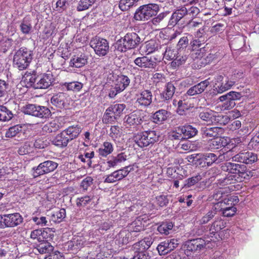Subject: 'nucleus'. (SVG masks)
I'll return each mask as SVG.
<instances>
[{
    "mask_svg": "<svg viewBox=\"0 0 259 259\" xmlns=\"http://www.w3.org/2000/svg\"><path fill=\"white\" fill-rule=\"evenodd\" d=\"M141 38L135 32L127 33L114 45L115 48L120 52L136 48L141 42Z\"/></svg>",
    "mask_w": 259,
    "mask_h": 259,
    "instance_id": "f257e3e1",
    "label": "nucleus"
},
{
    "mask_svg": "<svg viewBox=\"0 0 259 259\" xmlns=\"http://www.w3.org/2000/svg\"><path fill=\"white\" fill-rule=\"evenodd\" d=\"M32 59V51L26 48H21L14 56L13 64L15 67L23 70L27 68Z\"/></svg>",
    "mask_w": 259,
    "mask_h": 259,
    "instance_id": "f03ea898",
    "label": "nucleus"
},
{
    "mask_svg": "<svg viewBox=\"0 0 259 259\" xmlns=\"http://www.w3.org/2000/svg\"><path fill=\"white\" fill-rule=\"evenodd\" d=\"M159 136L155 131H146L138 133L133 137L135 143L140 148L153 145L159 140Z\"/></svg>",
    "mask_w": 259,
    "mask_h": 259,
    "instance_id": "7ed1b4c3",
    "label": "nucleus"
},
{
    "mask_svg": "<svg viewBox=\"0 0 259 259\" xmlns=\"http://www.w3.org/2000/svg\"><path fill=\"white\" fill-rule=\"evenodd\" d=\"M159 11V7L156 4H149L141 6L136 12L134 18L139 21L148 20L155 16Z\"/></svg>",
    "mask_w": 259,
    "mask_h": 259,
    "instance_id": "20e7f679",
    "label": "nucleus"
},
{
    "mask_svg": "<svg viewBox=\"0 0 259 259\" xmlns=\"http://www.w3.org/2000/svg\"><path fill=\"white\" fill-rule=\"evenodd\" d=\"M90 46L94 49L95 54L99 57L105 56L109 52V46L108 41L100 37L93 38L90 42Z\"/></svg>",
    "mask_w": 259,
    "mask_h": 259,
    "instance_id": "39448f33",
    "label": "nucleus"
},
{
    "mask_svg": "<svg viewBox=\"0 0 259 259\" xmlns=\"http://www.w3.org/2000/svg\"><path fill=\"white\" fill-rule=\"evenodd\" d=\"M24 113L40 118H49L51 114L50 110L48 107L36 104L26 105Z\"/></svg>",
    "mask_w": 259,
    "mask_h": 259,
    "instance_id": "423d86ee",
    "label": "nucleus"
},
{
    "mask_svg": "<svg viewBox=\"0 0 259 259\" xmlns=\"http://www.w3.org/2000/svg\"><path fill=\"white\" fill-rule=\"evenodd\" d=\"M216 81L213 86V93L221 94L229 90L236 82L237 78H233L230 80L229 77H224L222 75L217 76Z\"/></svg>",
    "mask_w": 259,
    "mask_h": 259,
    "instance_id": "0eeeda50",
    "label": "nucleus"
},
{
    "mask_svg": "<svg viewBox=\"0 0 259 259\" xmlns=\"http://www.w3.org/2000/svg\"><path fill=\"white\" fill-rule=\"evenodd\" d=\"M58 165V163L54 161L47 160L40 163L37 166L32 168V175L34 178H36L49 174L55 170Z\"/></svg>",
    "mask_w": 259,
    "mask_h": 259,
    "instance_id": "6e6552de",
    "label": "nucleus"
},
{
    "mask_svg": "<svg viewBox=\"0 0 259 259\" xmlns=\"http://www.w3.org/2000/svg\"><path fill=\"white\" fill-rule=\"evenodd\" d=\"M234 198L231 197L230 198L225 199L223 201L217 203V205L221 207V211L222 214L225 217H231L235 214L237 209L233 204Z\"/></svg>",
    "mask_w": 259,
    "mask_h": 259,
    "instance_id": "1a4fd4ad",
    "label": "nucleus"
},
{
    "mask_svg": "<svg viewBox=\"0 0 259 259\" xmlns=\"http://www.w3.org/2000/svg\"><path fill=\"white\" fill-rule=\"evenodd\" d=\"M153 95L151 91L144 90L136 95V105L141 108H147L152 102Z\"/></svg>",
    "mask_w": 259,
    "mask_h": 259,
    "instance_id": "9d476101",
    "label": "nucleus"
},
{
    "mask_svg": "<svg viewBox=\"0 0 259 259\" xmlns=\"http://www.w3.org/2000/svg\"><path fill=\"white\" fill-rule=\"evenodd\" d=\"M158 61L154 57L144 56L137 58L134 60L135 64L144 68L153 69L157 65Z\"/></svg>",
    "mask_w": 259,
    "mask_h": 259,
    "instance_id": "9b49d317",
    "label": "nucleus"
},
{
    "mask_svg": "<svg viewBox=\"0 0 259 259\" xmlns=\"http://www.w3.org/2000/svg\"><path fill=\"white\" fill-rule=\"evenodd\" d=\"M5 228H13L21 224L23 218L19 213H13L4 214Z\"/></svg>",
    "mask_w": 259,
    "mask_h": 259,
    "instance_id": "f8f14e48",
    "label": "nucleus"
},
{
    "mask_svg": "<svg viewBox=\"0 0 259 259\" xmlns=\"http://www.w3.org/2000/svg\"><path fill=\"white\" fill-rule=\"evenodd\" d=\"M179 244L178 240L175 239L166 240L161 242L157 247L160 255H164L173 250Z\"/></svg>",
    "mask_w": 259,
    "mask_h": 259,
    "instance_id": "ddd939ff",
    "label": "nucleus"
},
{
    "mask_svg": "<svg viewBox=\"0 0 259 259\" xmlns=\"http://www.w3.org/2000/svg\"><path fill=\"white\" fill-rule=\"evenodd\" d=\"M130 172L128 167H125L123 168L115 170L111 174L108 175L104 182L107 183H113L120 181L126 177Z\"/></svg>",
    "mask_w": 259,
    "mask_h": 259,
    "instance_id": "4468645a",
    "label": "nucleus"
},
{
    "mask_svg": "<svg viewBox=\"0 0 259 259\" xmlns=\"http://www.w3.org/2000/svg\"><path fill=\"white\" fill-rule=\"evenodd\" d=\"M64 117H57L52 121L46 124L43 126L42 130L48 133L56 132L64 126Z\"/></svg>",
    "mask_w": 259,
    "mask_h": 259,
    "instance_id": "2eb2a0df",
    "label": "nucleus"
},
{
    "mask_svg": "<svg viewBox=\"0 0 259 259\" xmlns=\"http://www.w3.org/2000/svg\"><path fill=\"white\" fill-rule=\"evenodd\" d=\"M37 83L35 85L36 89H45L50 87L54 81L52 73H47L37 76Z\"/></svg>",
    "mask_w": 259,
    "mask_h": 259,
    "instance_id": "dca6fc26",
    "label": "nucleus"
},
{
    "mask_svg": "<svg viewBox=\"0 0 259 259\" xmlns=\"http://www.w3.org/2000/svg\"><path fill=\"white\" fill-rule=\"evenodd\" d=\"M223 132V128L217 126H205L201 128V134L203 138H217L221 135Z\"/></svg>",
    "mask_w": 259,
    "mask_h": 259,
    "instance_id": "f3484780",
    "label": "nucleus"
},
{
    "mask_svg": "<svg viewBox=\"0 0 259 259\" xmlns=\"http://www.w3.org/2000/svg\"><path fill=\"white\" fill-rule=\"evenodd\" d=\"M187 8L183 6L178 8L172 14L169 22L168 25L174 26L178 22L185 16H187Z\"/></svg>",
    "mask_w": 259,
    "mask_h": 259,
    "instance_id": "a211bd4d",
    "label": "nucleus"
},
{
    "mask_svg": "<svg viewBox=\"0 0 259 259\" xmlns=\"http://www.w3.org/2000/svg\"><path fill=\"white\" fill-rule=\"evenodd\" d=\"M154 239L151 236L145 237L133 245L134 250L136 252H144L149 248L153 243Z\"/></svg>",
    "mask_w": 259,
    "mask_h": 259,
    "instance_id": "6ab92c4d",
    "label": "nucleus"
},
{
    "mask_svg": "<svg viewBox=\"0 0 259 259\" xmlns=\"http://www.w3.org/2000/svg\"><path fill=\"white\" fill-rule=\"evenodd\" d=\"M141 112L140 110H135L130 114L126 115L124 119L127 124L130 126H136L142 122Z\"/></svg>",
    "mask_w": 259,
    "mask_h": 259,
    "instance_id": "aec40b11",
    "label": "nucleus"
},
{
    "mask_svg": "<svg viewBox=\"0 0 259 259\" xmlns=\"http://www.w3.org/2000/svg\"><path fill=\"white\" fill-rule=\"evenodd\" d=\"M34 244L35 253H36V252L40 254L51 253L53 250V246L46 239H44L38 243L35 242Z\"/></svg>",
    "mask_w": 259,
    "mask_h": 259,
    "instance_id": "412c9836",
    "label": "nucleus"
},
{
    "mask_svg": "<svg viewBox=\"0 0 259 259\" xmlns=\"http://www.w3.org/2000/svg\"><path fill=\"white\" fill-rule=\"evenodd\" d=\"M144 224L142 222V219L141 217L137 218L134 221L128 225V231L135 237L138 236L139 232L144 231Z\"/></svg>",
    "mask_w": 259,
    "mask_h": 259,
    "instance_id": "4be33fe9",
    "label": "nucleus"
},
{
    "mask_svg": "<svg viewBox=\"0 0 259 259\" xmlns=\"http://www.w3.org/2000/svg\"><path fill=\"white\" fill-rule=\"evenodd\" d=\"M88 57L83 53L73 55L70 61V66L80 68L84 66L88 62Z\"/></svg>",
    "mask_w": 259,
    "mask_h": 259,
    "instance_id": "5701e85b",
    "label": "nucleus"
},
{
    "mask_svg": "<svg viewBox=\"0 0 259 259\" xmlns=\"http://www.w3.org/2000/svg\"><path fill=\"white\" fill-rule=\"evenodd\" d=\"M209 84V82L207 79L202 81L190 88L187 91V94L191 96L200 94L204 91Z\"/></svg>",
    "mask_w": 259,
    "mask_h": 259,
    "instance_id": "b1692460",
    "label": "nucleus"
},
{
    "mask_svg": "<svg viewBox=\"0 0 259 259\" xmlns=\"http://www.w3.org/2000/svg\"><path fill=\"white\" fill-rule=\"evenodd\" d=\"M69 142L70 141L63 131L57 135L52 140L53 145L61 148L66 147Z\"/></svg>",
    "mask_w": 259,
    "mask_h": 259,
    "instance_id": "393cba45",
    "label": "nucleus"
},
{
    "mask_svg": "<svg viewBox=\"0 0 259 259\" xmlns=\"http://www.w3.org/2000/svg\"><path fill=\"white\" fill-rule=\"evenodd\" d=\"M164 47V45H161L160 40L151 39L145 43V52L148 54L157 51Z\"/></svg>",
    "mask_w": 259,
    "mask_h": 259,
    "instance_id": "a878e982",
    "label": "nucleus"
},
{
    "mask_svg": "<svg viewBox=\"0 0 259 259\" xmlns=\"http://www.w3.org/2000/svg\"><path fill=\"white\" fill-rule=\"evenodd\" d=\"M170 112L164 109H160L152 115L153 122L157 124H161L166 121L170 115Z\"/></svg>",
    "mask_w": 259,
    "mask_h": 259,
    "instance_id": "bb28decb",
    "label": "nucleus"
},
{
    "mask_svg": "<svg viewBox=\"0 0 259 259\" xmlns=\"http://www.w3.org/2000/svg\"><path fill=\"white\" fill-rule=\"evenodd\" d=\"M26 127V124H17L10 127L6 133V137L7 138H13L16 136L20 137L21 135H24L23 131Z\"/></svg>",
    "mask_w": 259,
    "mask_h": 259,
    "instance_id": "cd10ccee",
    "label": "nucleus"
},
{
    "mask_svg": "<svg viewBox=\"0 0 259 259\" xmlns=\"http://www.w3.org/2000/svg\"><path fill=\"white\" fill-rule=\"evenodd\" d=\"M226 223L221 218H215V220L209 227V233L212 235L219 233L221 230L225 228Z\"/></svg>",
    "mask_w": 259,
    "mask_h": 259,
    "instance_id": "c85d7f7f",
    "label": "nucleus"
},
{
    "mask_svg": "<svg viewBox=\"0 0 259 259\" xmlns=\"http://www.w3.org/2000/svg\"><path fill=\"white\" fill-rule=\"evenodd\" d=\"M185 245L187 250L193 251L203 248L205 246V242L201 238H197L187 241Z\"/></svg>",
    "mask_w": 259,
    "mask_h": 259,
    "instance_id": "c756f323",
    "label": "nucleus"
},
{
    "mask_svg": "<svg viewBox=\"0 0 259 259\" xmlns=\"http://www.w3.org/2000/svg\"><path fill=\"white\" fill-rule=\"evenodd\" d=\"M242 168H244V165L232 162H226L222 166L224 171H228L233 175H237L240 170H242L241 169Z\"/></svg>",
    "mask_w": 259,
    "mask_h": 259,
    "instance_id": "7c9ffc66",
    "label": "nucleus"
},
{
    "mask_svg": "<svg viewBox=\"0 0 259 259\" xmlns=\"http://www.w3.org/2000/svg\"><path fill=\"white\" fill-rule=\"evenodd\" d=\"M81 131V126L78 125H71L63 130L70 141L77 138Z\"/></svg>",
    "mask_w": 259,
    "mask_h": 259,
    "instance_id": "2f4dec72",
    "label": "nucleus"
},
{
    "mask_svg": "<svg viewBox=\"0 0 259 259\" xmlns=\"http://www.w3.org/2000/svg\"><path fill=\"white\" fill-rule=\"evenodd\" d=\"M175 87L172 82H168L164 91L160 94L162 101H165L171 99L175 93Z\"/></svg>",
    "mask_w": 259,
    "mask_h": 259,
    "instance_id": "473e14b6",
    "label": "nucleus"
},
{
    "mask_svg": "<svg viewBox=\"0 0 259 259\" xmlns=\"http://www.w3.org/2000/svg\"><path fill=\"white\" fill-rule=\"evenodd\" d=\"M227 141L224 138H214L208 142V148L212 149H218L225 147L227 145Z\"/></svg>",
    "mask_w": 259,
    "mask_h": 259,
    "instance_id": "72a5a7b5",
    "label": "nucleus"
},
{
    "mask_svg": "<svg viewBox=\"0 0 259 259\" xmlns=\"http://www.w3.org/2000/svg\"><path fill=\"white\" fill-rule=\"evenodd\" d=\"M131 80L129 77L124 75H118L115 84L119 88L118 90L123 91L129 85Z\"/></svg>",
    "mask_w": 259,
    "mask_h": 259,
    "instance_id": "f704fd0d",
    "label": "nucleus"
},
{
    "mask_svg": "<svg viewBox=\"0 0 259 259\" xmlns=\"http://www.w3.org/2000/svg\"><path fill=\"white\" fill-rule=\"evenodd\" d=\"M113 151V146L112 144L109 142H105L98 149V153L99 156L106 157L111 154Z\"/></svg>",
    "mask_w": 259,
    "mask_h": 259,
    "instance_id": "c9c22d12",
    "label": "nucleus"
},
{
    "mask_svg": "<svg viewBox=\"0 0 259 259\" xmlns=\"http://www.w3.org/2000/svg\"><path fill=\"white\" fill-rule=\"evenodd\" d=\"M66 98L65 94L63 93H59L54 95L51 99L52 104L56 107L61 108L64 106Z\"/></svg>",
    "mask_w": 259,
    "mask_h": 259,
    "instance_id": "e433bc0d",
    "label": "nucleus"
},
{
    "mask_svg": "<svg viewBox=\"0 0 259 259\" xmlns=\"http://www.w3.org/2000/svg\"><path fill=\"white\" fill-rule=\"evenodd\" d=\"M14 114L5 106H0V121H8L12 119Z\"/></svg>",
    "mask_w": 259,
    "mask_h": 259,
    "instance_id": "4c0bfd02",
    "label": "nucleus"
},
{
    "mask_svg": "<svg viewBox=\"0 0 259 259\" xmlns=\"http://www.w3.org/2000/svg\"><path fill=\"white\" fill-rule=\"evenodd\" d=\"M181 133L187 138L194 137L198 133L197 130L191 125H188L181 127Z\"/></svg>",
    "mask_w": 259,
    "mask_h": 259,
    "instance_id": "58836bf2",
    "label": "nucleus"
},
{
    "mask_svg": "<svg viewBox=\"0 0 259 259\" xmlns=\"http://www.w3.org/2000/svg\"><path fill=\"white\" fill-rule=\"evenodd\" d=\"M133 234L128 230H122L118 234V239L122 244H126L132 240Z\"/></svg>",
    "mask_w": 259,
    "mask_h": 259,
    "instance_id": "ea45409f",
    "label": "nucleus"
},
{
    "mask_svg": "<svg viewBox=\"0 0 259 259\" xmlns=\"http://www.w3.org/2000/svg\"><path fill=\"white\" fill-rule=\"evenodd\" d=\"M125 105L124 104H116L111 105L108 108V112H111L117 117H119L122 113L125 108Z\"/></svg>",
    "mask_w": 259,
    "mask_h": 259,
    "instance_id": "a19ab883",
    "label": "nucleus"
},
{
    "mask_svg": "<svg viewBox=\"0 0 259 259\" xmlns=\"http://www.w3.org/2000/svg\"><path fill=\"white\" fill-rule=\"evenodd\" d=\"M47 232L40 229H36L31 232L30 237L33 240H36L38 242L47 239Z\"/></svg>",
    "mask_w": 259,
    "mask_h": 259,
    "instance_id": "79ce46f5",
    "label": "nucleus"
},
{
    "mask_svg": "<svg viewBox=\"0 0 259 259\" xmlns=\"http://www.w3.org/2000/svg\"><path fill=\"white\" fill-rule=\"evenodd\" d=\"M163 48L165 50L163 52L164 57L167 60H174L179 51L176 50L168 46H164Z\"/></svg>",
    "mask_w": 259,
    "mask_h": 259,
    "instance_id": "37998d69",
    "label": "nucleus"
},
{
    "mask_svg": "<svg viewBox=\"0 0 259 259\" xmlns=\"http://www.w3.org/2000/svg\"><path fill=\"white\" fill-rule=\"evenodd\" d=\"M236 182H239V177L237 175L229 174L223 180H219V184L220 186H225L226 185L234 184Z\"/></svg>",
    "mask_w": 259,
    "mask_h": 259,
    "instance_id": "c03bdc74",
    "label": "nucleus"
},
{
    "mask_svg": "<svg viewBox=\"0 0 259 259\" xmlns=\"http://www.w3.org/2000/svg\"><path fill=\"white\" fill-rule=\"evenodd\" d=\"M65 217L66 210L64 208H61L52 214L51 220L55 223H60L62 221Z\"/></svg>",
    "mask_w": 259,
    "mask_h": 259,
    "instance_id": "a18cd8bd",
    "label": "nucleus"
},
{
    "mask_svg": "<svg viewBox=\"0 0 259 259\" xmlns=\"http://www.w3.org/2000/svg\"><path fill=\"white\" fill-rule=\"evenodd\" d=\"M173 227L174 224L171 222H163L158 227L157 231L161 234L167 235Z\"/></svg>",
    "mask_w": 259,
    "mask_h": 259,
    "instance_id": "49530a36",
    "label": "nucleus"
},
{
    "mask_svg": "<svg viewBox=\"0 0 259 259\" xmlns=\"http://www.w3.org/2000/svg\"><path fill=\"white\" fill-rule=\"evenodd\" d=\"M187 59V55L181 53V51H179L175 59L171 62L172 66H179L184 64Z\"/></svg>",
    "mask_w": 259,
    "mask_h": 259,
    "instance_id": "de8ad7c7",
    "label": "nucleus"
},
{
    "mask_svg": "<svg viewBox=\"0 0 259 259\" xmlns=\"http://www.w3.org/2000/svg\"><path fill=\"white\" fill-rule=\"evenodd\" d=\"M200 118L206 121L208 124L212 123L215 120V116L213 111L202 112L199 115Z\"/></svg>",
    "mask_w": 259,
    "mask_h": 259,
    "instance_id": "09e8293b",
    "label": "nucleus"
},
{
    "mask_svg": "<svg viewBox=\"0 0 259 259\" xmlns=\"http://www.w3.org/2000/svg\"><path fill=\"white\" fill-rule=\"evenodd\" d=\"M64 86L68 91H72L73 92L79 91L83 87V84L78 81H73L70 82H66Z\"/></svg>",
    "mask_w": 259,
    "mask_h": 259,
    "instance_id": "8fccbe9b",
    "label": "nucleus"
},
{
    "mask_svg": "<svg viewBox=\"0 0 259 259\" xmlns=\"http://www.w3.org/2000/svg\"><path fill=\"white\" fill-rule=\"evenodd\" d=\"M10 91V87L9 84L5 80L0 79V97L8 96Z\"/></svg>",
    "mask_w": 259,
    "mask_h": 259,
    "instance_id": "3c124183",
    "label": "nucleus"
},
{
    "mask_svg": "<svg viewBox=\"0 0 259 259\" xmlns=\"http://www.w3.org/2000/svg\"><path fill=\"white\" fill-rule=\"evenodd\" d=\"M218 159V156L211 153L202 154L201 159L203 160L205 163H207L208 166L211 165L214 163Z\"/></svg>",
    "mask_w": 259,
    "mask_h": 259,
    "instance_id": "603ef678",
    "label": "nucleus"
},
{
    "mask_svg": "<svg viewBox=\"0 0 259 259\" xmlns=\"http://www.w3.org/2000/svg\"><path fill=\"white\" fill-rule=\"evenodd\" d=\"M49 144L46 137H39L37 138L33 144V146L35 148L43 149L47 147Z\"/></svg>",
    "mask_w": 259,
    "mask_h": 259,
    "instance_id": "864d4df0",
    "label": "nucleus"
},
{
    "mask_svg": "<svg viewBox=\"0 0 259 259\" xmlns=\"http://www.w3.org/2000/svg\"><path fill=\"white\" fill-rule=\"evenodd\" d=\"M37 79V76L36 77L35 75H26V76L24 77V81L26 82V86L27 88L32 87L34 89H36V85Z\"/></svg>",
    "mask_w": 259,
    "mask_h": 259,
    "instance_id": "5fc2aeb1",
    "label": "nucleus"
},
{
    "mask_svg": "<svg viewBox=\"0 0 259 259\" xmlns=\"http://www.w3.org/2000/svg\"><path fill=\"white\" fill-rule=\"evenodd\" d=\"M217 208L212 207L209 210L200 220V222L202 224L207 223L211 219H212L217 214Z\"/></svg>",
    "mask_w": 259,
    "mask_h": 259,
    "instance_id": "6e6d98bb",
    "label": "nucleus"
},
{
    "mask_svg": "<svg viewBox=\"0 0 259 259\" xmlns=\"http://www.w3.org/2000/svg\"><path fill=\"white\" fill-rule=\"evenodd\" d=\"M139 0H120L119 3V7L122 11L127 10L133 6Z\"/></svg>",
    "mask_w": 259,
    "mask_h": 259,
    "instance_id": "4d7b16f0",
    "label": "nucleus"
},
{
    "mask_svg": "<svg viewBox=\"0 0 259 259\" xmlns=\"http://www.w3.org/2000/svg\"><path fill=\"white\" fill-rule=\"evenodd\" d=\"M96 0H80L77 9L78 11H82L88 9L95 3Z\"/></svg>",
    "mask_w": 259,
    "mask_h": 259,
    "instance_id": "13d9d810",
    "label": "nucleus"
},
{
    "mask_svg": "<svg viewBox=\"0 0 259 259\" xmlns=\"http://www.w3.org/2000/svg\"><path fill=\"white\" fill-rule=\"evenodd\" d=\"M181 31L177 30L174 31V32L170 35H167V32L166 31H164V32H161L159 33V37L161 38H163L167 41H169L175 39L177 36L181 34Z\"/></svg>",
    "mask_w": 259,
    "mask_h": 259,
    "instance_id": "bf43d9fd",
    "label": "nucleus"
},
{
    "mask_svg": "<svg viewBox=\"0 0 259 259\" xmlns=\"http://www.w3.org/2000/svg\"><path fill=\"white\" fill-rule=\"evenodd\" d=\"M201 176L199 174H198L194 177L190 178L185 181L184 187L189 188L198 183L201 180Z\"/></svg>",
    "mask_w": 259,
    "mask_h": 259,
    "instance_id": "052dcab7",
    "label": "nucleus"
},
{
    "mask_svg": "<svg viewBox=\"0 0 259 259\" xmlns=\"http://www.w3.org/2000/svg\"><path fill=\"white\" fill-rule=\"evenodd\" d=\"M222 96L219 98L221 101L224 102L222 104V108L224 110H230L233 108L236 105L235 102L233 101L231 99H229V98H224V100H222Z\"/></svg>",
    "mask_w": 259,
    "mask_h": 259,
    "instance_id": "680f3d73",
    "label": "nucleus"
},
{
    "mask_svg": "<svg viewBox=\"0 0 259 259\" xmlns=\"http://www.w3.org/2000/svg\"><path fill=\"white\" fill-rule=\"evenodd\" d=\"M242 170H240L237 174V177H239V181H242L244 180H248L252 176L251 171L246 169V166L244 165V168H241Z\"/></svg>",
    "mask_w": 259,
    "mask_h": 259,
    "instance_id": "e2e57ef3",
    "label": "nucleus"
},
{
    "mask_svg": "<svg viewBox=\"0 0 259 259\" xmlns=\"http://www.w3.org/2000/svg\"><path fill=\"white\" fill-rule=\"evenodd\" d=\"M118 118V117L113 114L111 112H108L107 108L104 115L103 121L105 123H112L115 121Z\"/></svg>",
    "mask_w": 259,
    "mask_h": 259,
    "instance_id": "0e129e2a",
    "label": "nucleus"
},
{
    "mask_svg": "<svg viewBox=\"0 0 259 259\" xmlns=\"http://www.w3.org/2000/svg\"><path fill=\"white\" fill-rule=\"evenodd\" d=\"M242 95L241 93L231 91L227 93L226 95L222 96V100H224V98H229V99H231L235 102V100H239Z\"/></svg>",
    "mask_w": 259,
    "mask_h": 259,
    "instance_id": "69168bd1",
    "label": "nucleus"
},
{
    "mask_svg": "<svg viewBox=\"0 0 259 259\" xmlns=\"http://www.w3.org/2000/svg\"><path fill=\"white\" fill-rule=\"evenodd\" d=\"M31 151V145L30 142H27L23 144L18 150V153L23 155L29 153Z\"/></svg>",
    "mask_w": 259,
    "mask_h": 259,
    "instance_id": "338daca9",
    "label": "nucleus"
},
{
    "mask_svg": "<svg viewBox=\"0 0 259 259\" xmlns=\"http://www.w3.org/2000/svg\"><path fill=\"white\" fill-rule=\"evenodd\" d=\"M245 154L246 156H245L244 163L251 164L256 161L257 159L256 154L252 152L247 151L245 152Z\"/></svg>",
    "mask_w": 259,
    "mask_h": 259,
    "instance_id": "774afa93",
    "label": "nucleus"
}]
</instances>
